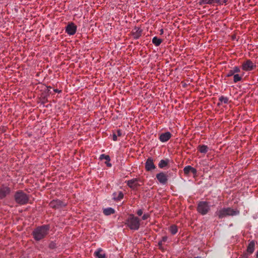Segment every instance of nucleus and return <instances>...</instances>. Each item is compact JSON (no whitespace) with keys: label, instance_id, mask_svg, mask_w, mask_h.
Masks as SVG:
<instances>
[{"label":"nucleus","instance_id":"nucleus-1","mask_svg":"<svg viewBox=\"0 0 258 258\" xmlns=\"http://www.w3.org/2000/svg\"><path fill=\"white\" fill-rule=\"evenodd\" d=\"M50 228V225L48 224H44L36 227L32 232L33 239L36 241L43 240L48 235Z\"/></svg>","mask_w":258,"mask_h":258},{"label":"nucleus","instance_id":"nucleus-2","mask_svg":"<svg viewBox=\"0 0 258 258\" xmlns=\"http://www.w3.org/2000/svg\"><path fill=\"white\" fill-rule=\"evenodd\" d=\"M141 220L134 214H130L125 220V225L131 230H138L140 227Z\"/></svg>","mask_w":258,"mask_h":258},{"label":"nucleus","instance_id":"nucleus-3","mask_svg":"<svg viewBox=\"0 0 258 258\" xmlns=\"http://www.w3.org/2000/svg\"><path fill=\"white\" fill-rule=\"evenodd\" d=\"M14 198L16 203L20 205L27 204L29 200V196L21 190L17 191L14 196Z\"/></svg>","mask_w":258,"mask_h":258},{"label":"nucleus","instance_id":"nucleus-4","mask_svg":"<svg viewBox=\"0 0 258 258\" xmlns=\"http://www.w3.org/2000/svg\"><path fill=\"white\" fill-rule=\"evenodd\" d=\"M239 214V212L231 208H223L216 212L219 219H222L228 216H235Z\"/></svg>","mask_w":258,"mask_h":258},{"label":"nucleus","instance_id":"nucleus-5","mask_svg":"<svg viewBox=\"0 0 258 258\" xmlns=\"http://www.w3.org/2000/svg\"><path fill=\"white\" fill-rule=\"evenodd\" d=\"M210 209L209 203L206 201L200 202L198 204L197 211L202 215H206Z\"/></svg>","mask_w":258,"mask_h":258},{"label":"nucleus","instance_id":"nucleus-6","mask_svg":"<svg viewBox=\"0 0 258 258\" xmlns=\"http://www.w3.org/2000/svg\"><path fill=\"white\" fill-rule=\"evenodd\" d=\"M256 66L250 59L246 60L242 63V68L245 71H250L255 69Z\"/></svg>","mask_w":258,"mask_h":258},{"label":"nucleus","instance_id":"nucleus-7","mask_svg":"<svg viewBox=\"0 0 258 258\" xmlns=\"http://www.w3.org/2000/svg\"><path fill=\"white\" fill-rule=\"evenodd\" d=\"M156 177L162 184H166L168 181V175L164 172H161L156 174Z\"/></svg>","mask_w":258,"mask_h":258},{"label":"nucleus","instance_id":"nucleus-8","mask_svg":"<svg viewBox=\"0 0 258 258\" xmlns=\"http://www.w3.org/2000/svg\"><path fill=\"white\" fill-rule=\"evenodd\" d=\"M49 205L51 208L53 209H58L65 207L66 204L60 200H56L50 202Z\"/></svg>","mask_w":258,"mask_h":258},{"label":"nucleus","instance_id":"nucleus-9","mask_svg":"<svg viewBox=\"0 0 258 258\" xmlns=\"http://www.w3.org/2000/svg\"><path fill=\"white\" fill-rule=\"evenodd\" d=\"M77 28L74 23H69L66 27V32L69 35H73L77 31Z\"/></svg>","mask_w":258,"mask_h":258},{"label":"nucleus","instance_id":"nucleus-10","mask_svg":"<svg viewBox=\"0 0 258 258\" xmlns=\"http://www.w3.org/2000/svg\"><path fill=\"white\" fill-rule=\"evenodd\" d=\"M156 168L154 164L153 159L151 157L147 159L145 162V169L147 171H151Z\"/></svg>","mask_w":258,"mask_h":258},{"label":"nucleus","instance_id":"nucleus-11","mask_svg":"<svg viewBox=\"0 0 258 258\" xmlns=\"http://www.w3.org/2000/svg\"><path fill=\"white\" fill-rule=\"evenodd\" d=\"M138 178H133L126 181L127 185L132 189H136L138 187L140 186L138 183Z\"/></svg>","mask_w":258,"mask_h":258},{"label":"nucleus","instance_id":"nucleus-12","mask_svg":"<svg viewBox=\"0 0 258 258\" xmlns=\"http://www.w3.org/2000/svg\"><path fill=\"white\" fill-rule=\"evenodd\" d=\"M10 192L11 189L8 186H3L0 187V199L5 198Z\"/></svg>","mask_w":258,"mask_h":258},{"label":"nucleus","instance_id":"nucleus-13","mask_svg":"<svg viewBox=\"0 0 258 258\" xmlns=\"http://www.w3.org/2000/svg\"><path fill=\"white\" fill-rule=\"evenodd\" d=\"M171 137V133L169 132H167L166 133L161 134L159 135V139L161 142L165 143L167 142Z\"/></svg>","mask_w":258,"mask_h":258},{"label":"nucleus","instance_id":"nucleus-14","mask_svg":"<svg viewBox=\"0 0 258 258\" xmlns=\"http://www.w3.org/2000/svg\"><path fill=\"white\" fill-rule=\"evenodd\" d=\"M218 3H219V0H199V4L201 6L209 5L214 6L215 4H218Z\"/></svg>","mask_w":258,"mask_h":258},{"label":"nucleus","instance_id":"nucleus-15","mask_svg":"<svg viewBox=\"0 0 258 258\" xmlns=\"http://www.w3.org/2000/svg\"><path fill=\"white\" fill-rule=\"evenodd\" d=\"M94 256L96 258H106L104 251L101 248H98L94 253Z\"/></svg>","mask_w":258,"mask_h":258},{"label":"nucleus","instance_id":"nucleus-16","mask_svg":"<svg viewBox=\"0 0 258 258\" xmlns=\"http://www.w3.org/2000/svg\"><path fill=\"white\" fill-rule=\"evenodd\" d=\"M255 242L253 240H252L248 244L246 251L250 254H252L255 249Z\"/></svg>","mask_w":258,"mask_h":258},{"label":"nucleus","instance_id":"nucleus-17","mask_svg":"<svg viewBox=\"0 0 258 258\" xmlns=\"http://www.w3.org/2000/svg\"><path fill=\"white\" fill-rule=\"evenodd\" d=\"M240 72V68L237 66H235L233 68V69L232 70H230L228 71V72L226 75V76L228 77H231L232 76H234V75H235V73H239Z\"/></svg>","mask_w":258,"mask_h":258},{"label":"nucleus","instance_id":"nucleus-18","mask_svg":"<svg viewBox=\"0 0 258 258\" xmlns=\"http://www.w3.org/2000/svg\"><path fill=\"white\" fill-rule=\"evenodd\" d=\"M169 163V160L168 159H166L165 160L162 159L160 160L158 164V166L160 168H163L167 166Z\"/></svg>","mask_w":258,"mask_h":258},{"label":"nucleus","instance_id":"nucleus-19","mask_svg":"<svg viewBox=\"0 0 258 258\" xmlns=\"http://www.w3.org/2000/svg\"><path fill=\"white\" fill-rule=\"evenodd\" d=\"M115 213V210L112 208H107L103 209V213L106 216H109Z\"/></svg>","mask_w":258,"mask_h":258},{"label":"nucleus","instance_id":"nucleus-20","mask_svg":"<svg viewBox=\"0 0 258 258\" xmlns=\"http://www.w3.org/2000/svg\"><path fill=\"white\" fill-rule=\"evenodd\" d=\"M209 148L207 146L205 145H199L198 147V150L201 153L205 154L208 151Z\"/></svg>","mask_w":258,"mask_h":258},{"label":"nucleus","instance_id":"nucleus-21","mask_svg":"<svg viewBox=\"0 0 258 258\" xmlns=\"http://www.w3.org/2000/svg\"><path fill=\"white\" fill-rule=\"evenodd\" d=\"M162 42L161 39L158 38L157 37H154L152 39V43L156 46H159Z\"/></svg>","mask_w":258,"mask_h":258},{"label":"nucleus","instance_id":"nucleus-22","mask_svg":"<svg viewBox=\"0 0 258 258\" xmlns=\"http://www.w3.org/2000/svg\"><path fill=\"white\" fill-rule=\"evenodd\" d=\"M123 198V194L121 191H119L117 195L116 194H113V199L115 201H120Z\"/></svg>","mask_w":258,"mask_h":258},{"label":"nucleus","instance_id":"nucleus-23","mask_svg":"<svg viewBox=\"0 0 258 258\" xmlns=\"http://www.w3.org/2000/svg\"><path fill=\"white\" fill-rule=\"evenodd\" d=\"M169 230L172 235H175L178 232V228L175 225H172L169 227Z\"/></svg>","mask_w":258,"mask_h":258},{"label":"nucleus","instance_id":"nucleus-24","mask_svg":"<svg viewBox=\"0 0 258 258\" xmlns=\"http://www.w3.org/2000/svg\"><path fill=\"white\" fill-rule=\"evenodd\" d=\"M219 100L220 102L218 103V105H220L221 103H224L227 104L228 102V98L227 97L221 96L219 97Z\"/></svg>","mask_w":258,"mask_h":258},{"label":"nucleus","instance_id":"nucleus-25","mask_svg":"<svg viewBox=\"0 0 258 258\" xmlns=\"http://www.w3.org/2000/svg\"><path fill=\"white\" fill-rule=\"evenodd\" d=\"M191 166L188 165L184 167L183 172L185 175H188L190 172Z\"/></svg>","mask_w":258,"mask_h":258},{"label":"nucleus","instance_id":"nucleus-26","mask_svg":"<svg viewBox=\"0 0 258 258\" xmlns=\"http://www.w3.org/2000/svg\"><path fill=\"white\" fill-rule=\"evenodd\" d=\"M99 159L101 160L105 159L107 161H110V160L109 156L104 154L100 155Z\"/></svg>","mask_w":258,"mask_h":258},{"label":"nucleus","instance_id":"nucleus-27","mask_svg":"<svg viewBox=\"0 0 258 258\" xmlns=\"http://www.w3.org/2000/svg\"><path fill=\"white\" fill-rule=\"evenodd\" d=\"M141 32L142 31L138 29L135 33H134L133 35L135 38L138 39L139 38L140 36L141 35Z\"/></svg>","mask_w":258,"mask_h":258},{"label":"nucleus","instance_id":"nucleus-28","mask_svg":"<svg viewBox=\"0 0 258 258\" xmlns=\"http://www.w3.org/2000/svg\"><path fill=\"white\" fill-rule=\"evenodd\" d=\"M242 79V77L238 74H235L233 76V81L234 83H237Z\"/></svg>","mask_w":258,"mask_h":258},{"label":"nucleus","instance_id":"nucleus-29","mask_svg":"<svg viewBox=\"0 0 258 258\" xmlns=\"http://www.w3.org/2000/svg\"><path fill=\"white\" fill-rule=\"evenodd\" d=\"M229 0H219V3H218V5H226L228 4Z\"/></svg>","mask_w":258,"mask_h":258},{"label":"nucleus","instance_id":"nucleus-30","mask_svg":"<svg viewBox=\"0 0 258 258\" xmlns=\"http://www.w3.org/2000/svg\"><path fill=\"white\" fill-rule=\"evenodd\" d=\"M49 247L50 249H54L56 247V243L54 241H51L49 244Z\"/></svg>","mask_w":258,"mask_h":258},{"label":"nucleus","instance_id":"nucleus-31","mask_svg":"<svg viewBox=\"0 0 258 258\" xmlns=\"http://www.w3.org/2000/svg\"><path fill=\"white\" fill-rule=\"evenodd\" d=\"M190 172L192 173L193 174V175H194V176H196L197 175V170L196 169H195V168L192 167L191 166V169H190Z\"/></svg>","mask_w":258,"mask_h":258},{"label":"nucleus","instance_id":"nucleus-32","mask_svg":"<svg viewBox=\"0 0 258 258\" xmlns=\"http://www.w3.org/2000/svg\"><path fill=\"white\" fill-rule=\"evenodd\" d=\"M150 215L148 214H144L142 217V219L143 220H145L147 219L149 217Z\"/></svg>","mask_w":258,"mask_h":258},{"label":"nucleus","instance_id":"nucleus-33","mask_svg":"<svg viewBox=\"0 0 258 258\" xmlns=\"http://www.w3.org/2000/svg\"><path fill=\"white\" fill-rule=\"evenodd\" d=\"M115 134L117 137H121L122 135V132L120 130H118Z\"/></svg>","mask_w":258,"mask_h":258},{"label":"nucleus","instance_id":"nucleus-34","mask_svg":"<svg viewBox=\"0 0 258 258\" xmlns=\"http://www.w3.org/2000/svg\"><path fill=\"white\" fill-rule=\"evenodd\" d=\"M250 254H249L247 251L246 252H244L242 254V258H248L249 255Z\"/></svg>","mask_w":258,"mask_h":258},{"label":"nucleus","instance_id":"nucleus-35","mask_svg":"<svg viewBox=\"0 0 258 258\" xmlns=\"http://www.w3.org/2000/svg\"><path fill=\"white\" fill-rule=\"evenodd\" d=\"M143 210L142 209L138 210L137 211V214L139 216H141L143 214Z\"/></svg>","mask_w":258,"mask_h":258},{"label":"nucleus","instance_id":"nucleus-36","mask_svg":"<svg viewBox=\"0 0 258 258\" xmlns=\"http://www.w3.org/2000/svg\"><path fill=\"white\" fill-rule=\"evenodd\" d=\"M167 239H168L167 236H165L162 237V240L161 241L163 243V242H165L166 241H167Z\"/></svg>","mask_w":258,"mask_h":258},{"label":"nucleus","instance_id":"nucleus-37","mask_svg":"<svg viewBox=\"0 0 258 258\" xmlns=\"http://www.w3.org/2000/svg\"><path fill=\"white\" fill-rule=\"evenodd\" d=\"M117 136L115 133L113 134V140L114 141H117Z\"/></svg>","mask_w":258,"mask_h":258},{"label":"nucleus","instance_id":"nucleus-38","mask_svg":"<svg viewBox=\"0 0 258 258\" xmlns=\"http://www.w3.org/2000/svg\"><path fill=\"white\" fill-rule=\"evenodd\" d=\"M162 244H163V242L161 241H160L158 242V245H159V248L161 249H162Z\"/></svg>","mask_w":258,"mask_h":258},{"label":"nucleus","instance_id":"nucleus-39","mask_svg":"<svg viewBox=\"0 0 258 258\" xmlns=\"http://www.w3.org/2000/svg\"><path fill=\"white\" fill-rule=\"evenodd\" d=\"M105 163L106 164V165L108 166V167H111L112 166L111 164L109 163V161H106V162H105Z\"/></svg>","mask_w":258,"mask_h":258},{"label":"nucleus","instance_id":"nucleus-40","mask_svg":"<svg viewBox=\"0 0 258 258\" xmlns=\"http://www.w3.org/2000/svg\"><path fill=\"white\" fill-rule=\"evenodd\" d=\"M54 91L55 92H57V93H59L60 92V91H59L58 89H54Z\"/></svg>","mask_w":258,"mask_h":258},{"label":"nucleus","instance_id":"nucleus-41","mask_svg":"<svg viewBox=\"0 0 258 258\" xmlns=\"http://www.w3.org/2000/svg\"><path fill=\"white\" fill-rule=\"evenodd\" d=\"M160 33H161V34H163V29H161L160 30Z\"/></svg>","mask_w":258,"mask_h":258},{"label":"nucleus","instance_id":"nucleus-42","mask_svg":"<svg viewBox=\"0 0 258 258\" xmlns=\"http://www.w3.org/2000/svg\"><path fill=\"white\" fill-rule=\"evenodd\" d=\"M194 258H200V257L197 256V257H195Z\"/></svg>","mask_w":258,"mask_h":258}]
</instances>
